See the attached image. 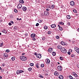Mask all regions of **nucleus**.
Returning a JSON list of instances; mask_svg holds the SVG:
<instances>
[{
    "mask_svg": "<svg viewBox=\"0 0 79 79\" xmlns=\"http://www.w3.org/2000/svg\"><path fill=\"white\" fill-rule=\"evenodd\" d=\"M20 59L22 61H26V60H27V58L23 56L20 57Z\"/></svg>",
    "mask_w": 79,
    "mask_h": 79,
    "instance_id": "obj_1",
    "label": "nucleus"
},
{
    "mask_svg": "<svg viewBox=\"0 0 79 79\" xmlns=\"http://www.w3.org/2000/svg\"><path fill=\"white\" fill-rule=\"evenodd\" d=\"M60 50L62 52L64 53H66L67 51L66 50V49L64 48H62L60 49Z\"/></svg>",
    "mask_w": 79,
    "mask_h": 79,
    "instance_id": "obj_2",
    "label": "nucleus"
},
{
    "mask_svg": "<svg viewBox=\"0 0 79 79\" xmlns=\"http://www.w3.org/2000/svg\"><path fill=\"white\" fill-rule=\"evenodd\" d=\"M22 7V4L19 3L17 6V8L18 9H20Z\"/></svg>",
    "mask_w": 79,
    "mask_h": 79,
    "instance_id": "obj_3",
    "label": "nucleus"
},
{
    "mask_svg": "<svg viewBox=\"0 0 79 79\" xmlns=\"http://www.w3.org/2000/svg\"><path fill=\"white\" fill-rule=\"evenodd\" d=\"M23 72V71L19 70L17 71L16 73L17 74H20Z\"/></svg>",
    "mask_w": 79,
    "mask_h": 79,
    "instance_id": "obj_4",
    "label": "nucleus"
},
{
    "mask_svg": "<svg viewBox=\"0 0 79 79\" xmlns=\"http://www.w3.org/2000/svg\"><path fill=\"white\" fill-rule=\"evenodd\" d=\"M74 50L76 52H77L79 54V48L77 47H75L74 48Z\"/></svg>",
    "mask_w": 79,
    "mask_h": 79,
    "instance_id": "obj_5",
    "label": "nucleus"
},
{
    "mask_svg": "<svg viewBox=\"0 0 79 79\" xmlns=\"http://www.w3.org/2000/svg\"><path fill=\"white\" fill-rule=\"evenodd\" d=\"M53 48H50L48 50V52H49V53H52V51H53Z\"/></svg>",
    "mask_w": 79,
    "mask_h": 79,
    "instance_id": "obj_6",
    "label": "nucleus"
},
{
    "mask_svg": "<svg viewBox=\"0 0 79 79\" xmlns=\"http://www.w3.org/2000/svg\"><path fill=\"white\" fill-rule=\"evenodd\" d=\"M50 61L48 59H47L46 63L48 64H50Z\"/></svg>",
    "mask_w": 79,
    "mask_h": 79,
    "instance_id": "obj_7",
    "label": "nucleus"
},
{
    "mask_svg": "<svg viewBox=\"0 0 79 79\" xmlns=\"http://www.w3.org/2000/svg\"><path fill=\"white\" fill-rule=\"evenodd\" d=\"M36 57L37 58H41V57H42V56H41V55L40 54H37Z\"/></svg>",
    "mask_w": 79,
    "mask_h": 79,
    "instance_id": "obj_8",
    "label": "nucleus"
},
{
    "mask_svg": "<svg viewBox=\"0 0 79 79\" xmlns=\"http://www.w3.org/2000/svg\"><path fill=\"white\" fill-rule=\"evenodd\" d=\"M44 14L45 16H48V12L47 11H45Z\"/></svg>",
    "mask_w": 79,
    "mask_h": 79,
    "instance_id": "obj_9",
    "label": "nucleus"
},
{
    "mask_svg": "<svg viewBox=\"0 0 79 79\" xmlns=\"http://www.w3.org/2000/svg\"><path fill=\"white\" fill-rule=\"evenodd\" d=\"M3 56L6 58H7L8 57V54L7 53H5L3 54Z\"/></svg>",
    "mask_w": 79,
    "mask_h": 79,
    "instance_id": "obj_10",
    "label": "nucleus"
},
{
    "mask_svg": "<svg viewBox=\"0 0 79 79\" xmlns=\"http://www.w3.org/2000/svg\"><path fill=\"white\" fill-rule=\"evenodd\" d=\"M54 75L55 76H58L59 75V74L57 71H56L54 73Z\"/></svg>",
    "mask_w": 79,
    "mask_h": 79,
    "instance_id": "obj_11",
    "label": "nucleus"
},
{
    "mask_svg": "<svg viewBox=\"0 0 79 79\" xmlns=\"http://www.w3.org/2000/svg\"><path fill=\"white\" fill-rule=\"evenodd\" d=\"M22 10L23 11H26L27 10V8H26V7L24 6L22 8Z\"/></svg>",
    "mask_w": 79,
    "mask_h": 79,
    "instance_id": "obj_12",
    "label": "nucleus"
},
{
    "mask_svg": "<svg viewBox=\"0 0 79 79\" xmlns=\"http://www.w3.org/2000/svg\"><path fill=\"white\" fill-rule=\"evenodd\" d=\"M70 4L71 5H72V6H74V2L73 1H71L70 2Z\"/></svg>",
    "mask_w": 79,
    "mask_h": 79,
    "instance_id": "obj_13",
    "label": "nucleus"
},
{
    "mask_svg": "<svg viewBox=\"0 0 79 79\" xmlns=\"http://www.w3.org/2000/svg\"><path fill=\"white\" fill-rule=\"evenodd\" d=\"M56 26V25L55 24H53L51 25V27H52V28H55Z\"/></svg>",
    "mask_w": 79,
    "mask_h": 79,
    "instance_id": "obj_14",
    "label": "nucleus"
},
{
    "mask_svg": "<svg viewBox=\"0 0 79 79\" xmlns=\"http://www.w3.org/2000/svg\"><path fill=\"white\" fill-rule=\"evenodd\" d=\"M31 37L32 38H33L35 37V34H33L31 35Z\"/></svg>",
    "mask_w": 79,
    "mask_h": 79,
    "instance_id": "obj_15",
    "label": "nucleus"
},
{
    "mask_svg": "<svg viewBox=\"0 0 79 79\" xmlns=\"http://www.w3.org/2000/svg\"><path fill=\"white\" fill-rule=\"evenodd\" d=\"M19 2L20 3H22V4H23L24 3V1H23V0H20Z\"/></svg>",
    "mask_w": 79,
    "mask_h": 79,
    "instance_id": "obj_16",
    "label": "nucleus"
},
{
    "mask_svg": "<svg viewBox=\"0 0 79 79\" xmlns=\"http://www.w3.org/2000/svg\"><path fill=\"white\" fill-rule=\"evenodd\" d=\"M59 79H63V76H62L61 75H60L59 76Z\"/></svg>",
    "mask_w": 79,
    "mask_h": 79,
    "instance_id": "obj_17",
    "label": "nucleus"
},
{
    "mask_svg": "<svg viewBox=\"0 0 79 79\" xmlns=\"http://www.w3.org/2000/svg\"><path fill=\"white\" fill-rule=\"evenodd\" d=\"M2 32L3 33H5V34H6V31L5 30H3L2 31Z\"/></svg>",
    "mask_w": 79,
    "mask_h": 79,
    "instance_id": "obj_18",
    "label": "nucleus"
},
{
    "mask_svg": "<svg viewBox=\"0 0 79 79\" xmlns=\"http://www.w3.org/2000/svg\"><path fill=\"white\" fill-rule=\"evenodd\" d=\"M57 48L58 49H61V45H59L58 46H57Z\"/></svg>",
    "mask_w": 79,
    "mask_h": 79,
    "instance_id": "obj_19",
    "label": "nucleus"
},
{
    "mask_svg": "<svg viewBox=\"0 0 79 79\" xmlns=\"http://www.w3.org/2000/svg\"><path fill=\"white\" fill-rule=\"evenodd\" d=\"M58 69H61L62 67L60 66H59L57 67Z\"/></svg>",
    "mask_w": 79,
    "mask_h": 79,
    "instance_id": "obj_20",
    "label": "nucleus"
},
{
    "mask_svg": "<svg viewBox=\"0 0 79 79\" xmlns=\"http://www.w3.org/2000/svg\"><path fill=\"white\" fill-rule=\"evenodd\" d=\"M11 60L12 61H15V57H13L11 58Z\"/></svg>",
    "mask_w": 79,
    "mask_h": 79,
    "instance_id": "obj_21",
    "label": "nucleus"
},
{
    "mask_svg": "<svg viewBox=\"0 0 79 79\" xmlns=\"http://www.w3.org/2000/svg\"><path fill=\"white\" fill-rule=\"evenodd\" d=\"M14 12H15V13H18V10H17L16 9H15L14 10Z\"/></svg>",
    "mask_w": 79,
    "mask_h": 79,
    "instance_id": "obj_22",
    "label": "nucleus"
},
{
    "mask_svg": "<svg viewBox=\"0 0 79 79\" xmlns=\"http://www.w3.org/2000/svg\"><path fill=\"white\" fill-rule=\"evenodd\" d=\"M67 17V18H68V19H70V18H71V17L69 15H68L66 16Z\"/></svg>",
    "mask_w": 79,
    "mask_h": 79,
    "instance_id": "obj_23",
    "label": "nucleus"
},
{
    "mask_svg": "<svg viewBox=\"0 0 79 79\" xmlns=\"http://www.w3.org/2000/svg\"><path fill=\"white\" fill-rule=\"evenodd\" d=\"M52 55L53 56H55V55H56V52H53L52 53Z\"/></svg>",
    "mask_w": 79,
    "mask_h": 79,
    "instance_id": "obj_24",
    "label": "nucleus"
},
{
    "mask_svg": "<svg viewBox=\"0 0 79 79\" xmlns=\"http://www.w3.org/2000/svg\"><path fill=\"white\" fill-rule=\"evenodd\" d=\"M59 24H61L62 25H64V23L62 22H59Z\"/></svg>",
    "mask_w": 79,
    "mask_h": 79,
    "instance_id": "obj_25",
    "label": "nucleus"
},
{
    "mask_svg": "<svg viewBox=\"0 0 79 79\" xmlns=\"http://www.w3.org/2000/svg\"><path fill=\"white\" fill-rule=\"evenodd\" d=\"M59 29L60 30V31H62V30H63V28L61 27H59Z\"/></svg>",
    "mask_w": 79,
    "mask_h": 79,
    "instance_id": "obj_26",
    "label": "nucleus"
},
{
    "mask_svg": "<svg viewBox=\"0 0 79 79\" xmlns=\"http://www.w3.org/2000/svg\"><path fill=\"white\" fill-rule=\"evenodd\" d=\"M44 29H48V27L47 26H44Z\"/></svg>",
    "mask_w": 79,
    "mask_h": 79,
    "instance_id": "obj_27",
    "label": "nucleus"
},
{
    "mask_svg": "<svg viewBox=\"0 0 79 79\" xmlns=\"http://www.w3.org/2000/svg\"><path fill=\"white\" fill-rule=\"evenodd\" d=\"M3 43H2L0 44V47H3Z\"/></svg>",
    "mask_w": 79,
    "mask_h": 79,
    "instance_id": "obj_28",
    "label": "nucleus"
},
{
    "mask_svg": "<svg viewBox=\"0 0 79 79\" xmlns=\"http://www.w3.org/2000/svg\"><path fill=\"white\" fill-rule=\"evenodd\" d=\"M73 11L74 12V13H77V10L76 9H74L73 10Z\"/></svg>",
    "mask_w": 79,
    "mask_h": 79,
    "instance_id": "obj_29",
    "label": "nucleus"
},
{
    "mask_svg": "<svg viewBox=\"0 0 79 79\" xmlns=\"http://www.w3.org/2000/svg\"><path fill=\"white\" fill-rule=\"evenodd\" d=\"M30 66H34V63H31L30 64Z\"/></svg>",
    "mask_w": 79,
    "mask_h": 79,
    "instance_id": "obj_30",
    "label": "nucleus"
},
{
    "mask_svg": "<svg viewBox=\"0 0 79 79\" xmlns=\"http://www.w3.org/2000/svg\"><path fill=\"white\" fill-rule=\"evenodd\" d=\"M41 68H43V67H44V64H41Z\"/></svg>",
    "mask_w": 79,
    "mask_h": 79,
    "instance_id": "obj_31",
    "label": "nucleus"
},
{
    "mask_svg": "<svg viewBox=\"0 0 79 79\" xmlns=\"http://www.w3.org/2000/svg\"><path fill=\"white\" fill-rule=\"evenodd\" d=\"M14 29L15 30H16L18 29V27L16 26H15L14 27Z\"/></svg>",
    "mask_w": 79,
    "mask_h": 79,
    "instance_id": "obj_32",
    "label": "nucleus"
},
{
    "mask_svg": "<svg viewBox=\"0 0 79 79\" xmlns=\"http://www.w3.org/2000/svg\"><path fill=\"white\" fill-rule=\"evenodd\" d=\"M39 77H41V78H43V77H44L42 76L41 75H39Z\"/></svg>",
    "mask_w": 79,
    "mask_h": 79,
    "instance_id": "obj_33",
    "label": "nucleus"
},
{
    "mask_svg": "<svg viewBox=\"0 0 79 79\" xmlns=\"http://www.w3.org/2000/svg\"><path fill=\"white\" fill-rule=\"evenodd\" d=\"M69 78H70V79H73V77L72 76H71V75H70V76H69Z\"/></svg>",
    "mask_w": 79,
    "mask_h": 79,
    "instance_id": "obj_34",
    "label": "nucleus"
},
{
    "mask_svg": "<svg viewBox=\"0 0 79 79\" xmlns=\"http://www.w3.org/2000/svg\"><path fill=\"white\" fill-rule=\"evenodd\" d=\"M52 9H53V8H55V5H52Z\"/></svg>",
    "mask_w": 79,
    "mask_h": 79,
    "instance_id": "obj_35",
    "label": "nucleus"
},
{
    "mask_svg": "<svg viewBox=\"0 0 79 79\" xmlns=\"http://www.w3.org/2000/svg\"><path fill=\"white\" fill-rule=\"evenodd\" d=\"M60 59L61 60H63V57H62L61 56L60 57Z\"/></svg>",
    "mask_w": 79,
    "mask_h": 79,
    "instance_id": "obj_36",
    "label": "nucleus"
},
{
    "mask_svg": "<svg viewBox=\"0 0 79 79\" xmlns=\"http://www.w3.org/2000/svg\"><path fill=\"white\" fill-rule=\"evenodd\" d=\"M36 26L38 27L39 26V23H37L35 25Z\"/></svg>",
    "mask_w": 79,
    "mask_h": 79,
    "instance_id": "obj_37",
    "label": "nucleus"
},
{
    "mask_svg": "<svg viewBox=\"0 0 79 79\" xmlns=\"http://www.w3.org/2000/svg\"><path fill=\"white\" fill-rule=\"evenodd\" d=\"M42 39L43 40H45V37H43L42 38Z\"/></svg>",
    "mask_w": 79,
    "mask_h": 79,
    "instance_id": "obj_38",
    "label": "nucleus"
},
{
    "mask_svg": "<svg viewBox=\"0 0 79 79\" xmlns=\"http://www.w3.org/2000/svg\"><path fill=\"white\" fill-rule=\"evenodd\" d=\"M75 57V55H74V54H72L71 55V57L72 58H73V57Z\"/></svg>",
    "mask_w": 79,
    "mask_h": 79,
    "instance_id": "obj_39",
    "label": "nucleus"
},
{
    "mask_svg": "<svg viewBox=\"0 0 79 79\" xmlns=\"http://www.w3.org/2000/svg\"><path fill=\"white\" fill-rule=\"evenodd\" d=\"M56 39H60V36H57L56 37Z\"/></svg>",
    "mask_w": 79,
    "mask_h": 79,
    "instance_id": "obj_40",
    "label": "nucleus"
},
{
    "mask_svg": "<svg viewBox=\"0 0 79 79\" xmlns=\"http://www.w3.org/2000/svg\"><path fill=\"white\" fill-rule=\"evenodd\" d=\"M72 74H73V76H74L76 73H75V72H73L72 73Z\"/></svg>",
    "mask_w": 79,
    "mask_h": 79,
    "instance_id": "obj_41",
    "label": "nucleus"
},
{
    "mask_svg": "<svg viewBox=\"0 0 79 79\" xmlns=\"http://www.w3.org/2000/svg\"><path fill=\"white\" fill-rule=\"evenodd\" d=\"M6 52H10V50H9L8 49H7V50H6Z\"/></svg>",
    "mask_w": 79,
    "mask_h": 79,
    "instance_id": "obj_42",
    "label": "nucleus"
},
{
    "mask_svg": "<svg viewBox=\"0 0 79 79\" xmlns=\"http://www.w3.org/2000/svg\"><path fill=\"white\" fill-rule=\"evenodd\" d=\"M52 33V32L50 31H49L48 32V34H50Z\"/></svg>",
    "mask_w": 79,
    "mask_h": 79,
    "instance_id": "obj_43",
    "label": "nucleus"
},
{
    "mask_svg": "<svg viewBox=\"0 0 79 79\" xmlns=\"http://www.w3.org/2000/svg\"><path fill=\"white\" fill-rule=\"evenodd\" d=\"M36 66L37 68H39V66L38 65V64H36Z\"/></svg>",
    "mask_w": 79,
    "mask_h": 79,
    "instance_id": "obj_44",
    "label": "nucleus"
},
{
    "mask_svg": "<svg viewBox=\"0 0 79 79\" xmlns=\"http://www.w3.org/2000/svg\"><path fill=\"white\" fill-rule=\"evenodd\" d=\"M61 44L62 45H63L64 44V42L63 41H61Z\"/></svg>",
    "mask_w": 79,
    "mask_h": 79,
    "instance_id": "obj_45",
    "label": "nucleus"
},
{
    "mask_svg": "<svg viewBox=\"0 0 79 79\" xmlns=\"http://www.w3.org/2000/svg\"><path fill=\"white\" fill-rule=\"evenodd\" d=\"M69 52H72V49H70V50H69Z\"/></svg>",
    "mask_w": 79,
    "mask_h": 79,
    "instance_id": "obj_46",
    "label": "nucleus"
},
{
    "mask_svg": "<svg viewBox=\"0 0 79 79\" xmlns=\"http://www.w3.org/2000/svg\"><path fill=\"white\" fill-rule=\"evenodd\" d=\"M74 76H75V77H77V74H76H76H75Z\"/></svg>",
    "mask_w": 79,
    "mask_h": 79,
    "instance_id": "obj_47",
    "label": "nucleus"
},
{
    "mask_svg": "<svg viewBox=\"0 0 79 79\" xmlns=\"http://www.w3.org/2000/svg\"><path fill=\"white\" fill-rule=\"evenodd\" d=\"M46 10L48 11H50V9H46Z\"/></svg>",
    "mask_w": 79,
    "mask_h": 79,
    "instance_id": "obj_48",
    "label": "nucleus"
},
{
    "mask_svg": "<svg viewBox=\"0 0 79 79\" xmlns=\"http://www.w3.org/2000/svg\"><path fill=\"white\" fill-rule=\"evenodd\" d=\"M9 26H11V23H9L8 24Z\"/></svg>",
    "mask_w": 79,
    "mask_h": 79,
    "instance_id": "obj_49",
    "label": "nucleus"
},
{
    "mask_svg": "<svg viewBox=\"0 0 79 79\" xmlns=\"http://www.w3.org/2000/svg\"><path fill=\"white\" fill-rule=\"evenodd\" d=\"M68 54L69 55H71V53H70V52H68Z\"/></svg>",
    "mask_w": 79,
    "mask_h": 79,
    "instance_id": "obj_50",
    "label": "nucleus"
},
{
    "mask_svg": "<svg viewBox=\"0 0 79 79\" xmlns=\"http://www.w3.org/2000/svg\"><path fill=\"white\" fill-rule=\"evenodd\" d=\"M10 18H13V16L12 15H10Z\"/></svg>",
    "mask_w": 79,
    "mask_h": 79,
    "instance_id": "obj_51",
    "label": "nucleus"
},
{
    "mask_svg": "<svg viewBox=\"0 0 79 79\" xmlns=\"http://www.w3.org/2000/svg\"><path fill=\"white\" fill-rule=\"evenodd\" d=\"M69 26H70V23H69V22L68 24H67Z\"/></svg>",
    "mask_w": 79,
    "mask_h": 79,
    "instance_id": "obj_52",
    "label": "nucleus"
},
{
    "mask_svg": "<svg viewBox=\"0 0 79 79\" xmlns=\"http://www.w3.org/2000/svg\"><path fill=\"white\" fill-rule=\"evenodd\" d=\"M27 35H28V34L27 33H26L25 34V36H26V37H27Z\"/></svg>",
    "mask_w": 79,
    "mask_h": 79,
    "instance_id": "obj_53",
    "label": "nucleus"
},
{
    "mask_svg": "<svg viewBox=\"0 0 79 79\" xmlns=\"http://www.w3.org/2000/svg\"><path fill=\"white\" fill-rule=\"evenodd\" d=\"M35 55L36 56H37V53H35Z\"/></svg>",
    "mask_w": 79,
    "mask_h": 79,
    "instance_id": "obj_54",
    "label": "nucleus"
},
{
    "mask_svg": "<svg viewBox=\"0 0 79 79\" xmlns=\"http://www.w3.org/2000/svg\"><path fill=\"white\" fill-rule=\"evenodd\" d=\"M10 23H11L12 24H13V23H14L13 22V21H11Z\"/></svg>",
    "mask_w": 79,
    "mask_h": 79,
    "instance_id": "obj_55",
    "label": "nucleus"
},
{
    "mask_svg": "<svg viewBox=\"0 0 79 79\" xmlns=\"http://www.w3.org/2000/svg\"><path fill=\"white\" fill-rule=\"evenodd\" d=\"M33 40H35V38H33Z\"/></svg>",
    "mask_w": 79,
    "mask_h": 79,
    "instance_id": "obj_56",
    "label": "nucleus"
},
{
    "mask_svg": "<svg viewBox=\"0 0 79 79\" xmlns=\"http://www.w3.org/2000/svg\"><path fill=\"white\" fill-rule=\"evenodd\" d=\"M28 69H32V68H28Z\"/></svg>",
    "mask_w": 79,
    "mask_h": 79,
    "instance_id": "obj_57",
    "label": "nucleus"
},
{
    "mask_svg": "<svg viewBox=\"0 0 79 79\" xmlns=\"http://www.w3.org/2000/svg\"><path fill=\"white\" fill-rule=\"evenodd\" d=\"M2 76H0V79H2Z\"/></svg>",
    "mask_w": 79,
    "mask_h": 79,
    "instance_id": "obj_58",
    "label": "nucleus"
},
{
    "mask_svg": "<svg viewBox=\"0 0 79 79\" xmlns=\"http://www.w3.org/2000/svg\"><path fill=\"white\" fill-rule=\"evenodd\" d=\"M28 70L29 71H32V69H28Z\"/></svg>",
    "mask_w": 79,
    "mask_h": 79,
    "instance_id": "obj_59",
    "label": "nucleus"
},
{
    "mask_svg": "<svg viewBox=\"0 0 79 79\" xmlns=\"http://www.w3.org/2000/svg\"><path fill=\"white\" fill-rule=\"evenodd\" d=\"M4 71V69H3V70H1V72H3Z\"/></svg>",
    "mask_w": 79,
    "mask_h": 79,
    "instance_id": "obj_60",
    "label": "nucleus"
},
{
    "mask_svg": "<svg viewBox=\"0 0 79 79\" xmlns=\"http://www.w3.org/2000/svg\"><path fill=\"white\" fill-rule=\"evenodd\" d=\"M22 55H25V53H23L22 54Z\"/></svg>",
    "mask_w": 79,
    "mask_h": 79,
    "instance_id": "obj_61",
    "label": "nucleus"
},
{
    "mask_svg": "<svg viewBox=\"0 0 79 79\" xmlns=\"http://www.w3.org/2000/svg\"><path fill=\"white\" fill-rule=\"evenodd\" d=\"M2 66H5V64H2Z\"/></svg>",
    "mask_w": 79,
    "mask_h": 79,
    "instance_id": "obj_62",
    "label": "nucleus"
},
{
    "mask_svg": "<svg viewBox=\"0 0 79 79\" xmlns=\"http://www.w3.org/2000/svg\"><path fill=\"white\" fill-rule=\"evenodd\" d=\"M17 20H19V18H17Z\"/></svg>",
    "mask_w": 79,
    "mask_h": 79,
    "instance_id": "obj_63",
    "label": "nucleus"
},
{
    "mask_svg": "<svg viewBox=\"0 0 79 79\" xmlns=\"http://www.w3.org/2000/svg\"><path fill=\"white\" fill-rule=\"evenodd\" d=\"M40 21H41V23L42 22V20H40Z\"/></svg>",
    "mask_w": 79,
    "mask_h": 79,
    "instance_id": "obj_64",
    "label": "nucleus"
}]
</instances>
